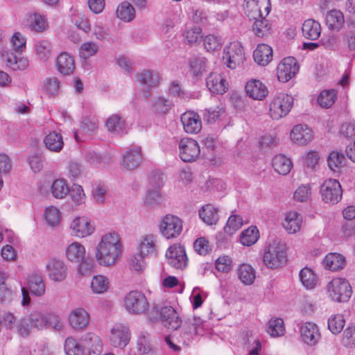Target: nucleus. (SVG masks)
Segmentation results:
<instances>
[{
    "label": "nucleus",
    "mask_w": 355,
    "mask_h": 355,
    "mask_svg": "<svg viewBox=\"0 0 355 355\" xmlns=\"http://www.w3.org/2000/svg\"><path fill=\"white\" fill-rule=\"evenodd\" d=\"M238 277L243 284L251 285L256 278L255 270L252 266L243 263L238 268Z\"/></svg>",
    "instance_id": "nucleus-41"
},
{
    "label": "nucleus",
    "mask_w": 355,
    "mask_h": 355,
    "mask_svg": "<svg viewBox=\"0 0 355 355\" xmlns=\"http://www.w3.org/2000/svg\"><path fill=\"white\" fill-rule=\"evenodd\" d=\"M2 59L8 67L16 70H24L29 64L27 58L17 57L14 53L5 51L2 53Z\"/></svg>",
    "instance_id": "nucleus-24"
},
{
    "label": "nucleus",
    "mask_w": 355,
    "mask_h": 355,
    "mask_svg": "<svg viewBox=\"0 0 355 355\" xmlns=\"http://www.w3.org/2000/svg\"><path fill=\"white\" fill-rule=\"evenodd\" d=\"M43 218L49 226L57 227L60 222V211L55 206L46 207L43 213Z\"/></svg>",
    "instance_id": "nucleus-43"
},
{
    "label": "nucleus",
    "mask_w": 355,
    "mask_h": 355,
    "mask_svg": "<svg viewBox=\"0 0 355 355\" xmlns=\"http://www.w3.org/2000/svg\"><path fill=\"white\" fill-rule=\"evenodd\" d=\"M223 40L214 34H209L204 37L203 44L205 49L209 52H214L220 50L223 46Z\"/></svg>",
    "instance_id": "nucleus-55"
},
{
    "label": "nucleus",
    "mask_w": 355,
    "mask_h": 355,
    "mask_svg": "<svg viewBox=\"0 0 355 355\" xmlns=\"http://www.w3.org/2000/svg\"><path fill=\"white\" fill-rule=\"evenodd\" d=\"M302 217L296 211H289L286 214L283 226L289 234H295L301 227Z\"/></svg>",
    "instance_id": "nucleus-30"
},
{
    "label": "nucleus",
    "mask_w": 355,
    "mask_h": 355,
    "mask_svg": "<svg viewBox=\"0 0 355 355\" xmlns=\"http://www.w3.org/2000/svg\"><path fill=\"white\" fill-rule=\"evenodd\" d=\"M343 23V15L339 10H331L326 15V24L329 29L338 31L341 28Z\"/></svg>",
    "instance_id": "nucleus-44"
},
{
    "label": "nucleus",
    "mask_w": 355,
    "mask_h": 355,
    "mask_svg": "<svg viewBox=\"0 0 355 355\" xmlns=\"http://www.w3.org/2000/svg\"><path fill=\"white\" fill-rule=\"evenodd\" d=\"M99 50L98 43L92 41H87L81 44L79 49V55L85 60L89 59L95 55Z\"/></svg>",
    "instance_id": "nucleus-52"
},
{
    "label": "nucleus",
    "mask_w": 355,
    "mask_h": 355,
    "mask_svg": "<svg viewBox=\"0 0 355 355\" xmlns=\"http://www.w3.org/2000/svg\"><path fill=\"white\" fill-rule=\"evenodd\" d=\"M342 344L348 348L355 347V326L347 327L343 331Z\"/></svg>",
    "instance_id": "nucleus-64"
},
{
    "label": "nucleus",
    "mask_w": 355,
    "mask_h": 355,
    "mask_svg": "<svg viewBox=\"0 0 355 355\" xmlns=\"http://www.w3.org/2000/svg\"><path fill=\"white\" fill-rule=\"evenodd\" d=\"M63 327L61 318L53 312L33 310L27 318H21L18 326V334L22 337L28 336L32 329L44 330L51 328L60 331Z\"/></svg>",
    "instance_id": "nucleus-1"
},
{
    "label": "nucleus",
    "mask_w": 355,
    "mask_h": 355,
    "mask_svg": "<svg viewBox=\"0 0 355 355\" xmlns=\"http://www.w3.org/2000/svg\"><path fill=\"white\" fill-rule=\"evenodd\" d=\"M300 336L303 342L310 346L315 345L320 338L318 325L311 322H306L301 324Z\"/></svg>",
    "instance_id": "nucleus-19"
},
{
    "label": "nucleus",
    "mask_w": 355,
    "mask_h": 355,
    "mask_svg": "<svg viewBox=\"0 0 355 355\" xmlns=\"http://www.w3.org/2000/svg\"><path fill=\"white\" fill-rule=\"evenodd\" d=\"M28 289L33 295L42 296L45 293V285L41 276L33 275L28 281Z\"/></svg>",
    "instance_id": "nucleus-47"
},
{
    "label": "nucleus",
    "mask_w": 355,
    "mask_h": 355,
    "mask_svg": "<svg viewBox=\"0 0 355 355\" xmlns=\"http://www.w3.org/2000/svg\"><path fill=\"white\" fill-rule=\"evenodd\" d=\"M180 157L184 162L195 161L200 155L198 142L191 138H183L179 142Z\"/></svg>",
    "instance_id": "nucleus-13"
},
{
    "label": "nucleus",
    "mask_w": 355,
    "mask_h": 355,
    "mask_svg": "<svg viewBox=\"0 0 355 355\" xmlns=\"http://www.w3.org/2000/svg\"><path fill=\"white\" fill-rule=\"evenodd\" d=\"M206 85L211 92L216 94H223L228 89L226 80L218 73H211L206 79Z\"/></svg>",
    "instance_id": "nucleus-21"
},
{
    "label": "nucleus",
    "mask_w": 355,
    "mask_h": 355,
    "mask_svg": "<svg viewBox=\"0 0 355 355\" xmlns=\"http://www.w3.org/2000/svg\"><path fill=\"white\" fill-rule=\"evenodd\" d=\"M143 159L142 150L140 146H131L123 154L121 166L124 171H132L137 168Z\"/></svg>",
    "instance_id": "nucleus-15"
},
{
    "label": "nucleus",
    "mask_w": 355,
    "mask_h": 355,
    "mask_svg": "<svg viewBox=\"0 0 355 355\" xmlns=\"http://www.w3.org/2000/svg\"><path fill=\"white\" fill-rule=\"evenodd\" d=\"M116 16L124 22H130L135 18V10L128 1H123L116 8Z\"/></svg>",
    "instance_id": "nucleus-39"
},
{
    "label": "nucleus",
    "mask_w": 355,
    "mask_h": 355,
    "mask_svg": "<svg viewBox=\"0 0 355 355\" xmlns=\"http://www.w3.org/2000/svg\"><path fill=\"white\" fill-rule=\"evenodd\" d=\"M254 61L261 66H266L272 60V49L266 44H259L253 53Z\"/></svg>",
    "instance_id": "nucleus-26"
},
{
    "label": "nucleus",
    "mask_w": 355,
    "mask_h": 355,
    "mask_svg": "<svg viewBox=\"0 0 355 355\" xmlns=\"http://www.w3.org/2000/svg\"><path fill=\"white\" fill-rule=\"evenodd\" d=\"M252 30L257 36L263 37L270 34V26L268 20L261 17L254 21Z\"/></svg>",
    "instance_id": "nucleus-54"
},
{
    "label": "nucleus",
    "mask_w": 355,
    "mask_h": 355,
    "mask_svg": "<svg viewBox=\"0 0 355 355\" xmlns=\"http://www.w3.org/2000/svg\"><path fill=\"white\" fill-rule=\"evenodd\" d=\"M35 51L37 58L46 62L52 55V44L46 40H41L35 42Z\"/></svg>",
    "instance_id": "nucleus-36"
},
{
    "label": "nucleus",
    "mask_w": 355,
    "mask_h": 355,
    "mask_svg": "<svg viewBox=\"0 0 355 355\" xmlns=\"http://www.w3.org/2000/svg\"><path fill=\"white\" fill-rule=\"evenodd\" d=\"M10 42L12 50L19 54H21L26 49V37L19 32H15L10 38Z\"/></svg>",
    "instance_id": "nucleus-53"
},
{
    "label": "nucleus",
    "mask_w": 355,
    "mask_h": 355,
    "mask_svg": "<svg viewBox=\"0 0 355 355\" xmlns=\"http://www.w3.org/2000/svg\"><path fill=\"white\" fill-rule=\"evenodd\" d=\"M85 350L88 351L89 355L92 352L98 355L102 350V342L100 337L94 333L86 334L82 339Z\"/></svg>",
    "instance_id": "nucleus-28"
},
{
    "label": "nucleus",
    "mask_w": 355,
    "mask_h": 355,
    "mask_svg": "<svg viewBox=\"0 0 355 355\" xmlns=\"http://www.w3.org/2000/svg\"><path fill=\"white\" fill-rule=\"evenodd\" d=\"M303 35L309 40L318 39L321 33V27L319 22L313 19L306 20L302 27Z\"/></svg>",
    "instance_id": "nucleus-33"
},
{
    "label": "nucleus",
    "mask_w": 355,
    "mask_h": 355,
    "mask_svg": "<svg viewBox=\"0 0 355 355\" xmlns=\"http://www.w3.org/2000/svg\"><path fill=\"white\" fill-rule=\"evenodd\" d=\"M171 103L166 98L159 96L154 98L153 103V111L158 114H165L170 110Z\"/></svg>",
    "instance_id": "nucleus-59"
},
{
    "label": "nucleus",
    "mask_w": 355,
    "mask_h": 355,
    "mask_svg": "<svg viewBox=\"0 0 355 355\" xmlns=\"http://www.w3.org/2000/svg\"><path fill=\"white\" fill-rule=\"evenodd\" d=\"M184 337L190 340L194 336L203 335L205 333V323L200 318L188 319L183 324Z\"/></svg>",
    "instance_id": "nucleus-18"
},
{
    "label": "nucleus",
    "mask_w": 355,
    "mask_h": 355,
    "mask_svg": "<svg viewBox=\"0 0 355 355\" xmlns=\"http://www.w3.org/2000/svg\"><path fill=\"white\" fill-rule=\"evenodd\" d=\"M224 112L225 110L223 107L216 106V107H210L202 110V116L206 122L212 123L219 119Z\"/></svg>",
    "instance_id": "nucleus-60"
},
{
    "label": "nucleus",
    "mask_w": 355,
    "mask_h": 355,
    "mask_svg": "<svg viewBox=\"0 0 355 355\" xmlns=\"http://www.w3.org/2000/svg\"><path fill=\"white\" fill-rule=\"evenodd\" d=\"M60 87L59 80L56 77H51L45 80L42 89L49 97H54L59 93Z\"/></svg>",
    "instance_id": "nucleus-57"
},
{
    "label": "nucleus",
    "mask_w": 355,
    "mask_h": 355,
    "mask_svg": "<svg viewBox=\"0 0 355 355\" xmlns=\"http://www.w3.org/2000/svg\"><path fill=\"white\" fill-rule=\"evenodd\" d=\"M137 349L139 355L147 354L151 349L149 342V334L141 332L137 341Z\"/></svg>",
    "instance_id": "nucleus-62"
},
{
    "label": "nucleus",
    "mask_w": 355,
    "mask_h": 355,
    "mask_svg": "<svg viewBox=\"0 0 355 355\" xmlns=\"http://www.w3.org/2000/svg\"><path fill=\"white\" fill-rule=\"evenodd\" d=\"M66 355H86L84 345L79 343L76 339L67 338L64 343Z\"/></svg>",
    "instance_id": "nucleus-48"
},
{
    "label": "nucleus",
    "mask_w": 355,
    "mask_h": 355,
    "mask_svg": "<svg viewBox=\"0 0 355 355\" xmlns=\"http://www.w3.org/2000/svg\"><path fill=\"white\" fill-rule=\"evenodd\" d=\"M140 254L144 257L155 256L156 254V244L153 236L148 235L145 236L139 245Z\"/></svg>",
    "instance_id": "nucleus-45"
},
{
    "label": "nucleus",
    "mask_w": 355,
    "mask_h": 355,
    "mask_svg": "<svg viewBox=\"0 0 355 355\" xmlns=\"http://www.w3.org/2000/svg\"><path fill=\"white\" fill-rule=\"evenodd\" d=\"M91 288L95 293H103L108 288V282L105 277L103 275L94 276L92 280Z\"/></svg>",
    "instance_id": "nucleus-63"
},
{
    "label": "nucleus",
    "mask_w": 355,
    "mask_h": 355,
    "mask_svg": "<svg viewBox=\"0 0 355 355\" xmlns=\"http://www.w3.org/2000/svg\"><path fill=\"white\" fill-rule=\"evenodd\" d=\"M162 235L167 239L178 237L182 232V220L172 214L164 216L159 225Z\"/></svg>",
    "instance_id": "nucleus-8"
},
{
    "label": "nucleus",
    "mask_w": 355,
    "mask_h": 355,
    "mask_svg": "<svg viewBox=\"0 0 355 355\" xmlns=\"http://www.w3.org/2000/svg\"><path fill=\"white\" fill-rule=\"evenodd\" d=\"M121 253V244L118 234L110 232L104 234L98 243L95 257L97 262L103 266L114 265Z\"/></svg>",
    "instance_id": "nucleus-2"
},
{
    "label": "nucleus",
    "mask_w": 355,
    "mask_h": 355,
    "mask_svg": "<svg viewBox=\"0 0 355 355\" xmlns=\"http://www.w3.org/2000/svg\"><path fill=\"white\" fill-rule=\"evenodd\" d=\"M153 310L156 311L157 315V316L151 317V320H156L159 318L166 327L173 330L178 329L181 326L182 320L172 306H164L159 310L154 307Z\"/></svg>",
    "instance_id": "nucleus-10"
},
{
    "label": "nucleus",
    "mask_w": 355,
    "mask_h": 355,
    "mask_svg": "<svg viewBox=\"0 0 355 355\" xmlns=\"http://www.w3.org/2000/svg\"><path fill=\"white\" fill-rule=\"evenodd\" d=\"M207 60L204 57H193L189 60L191 72L194 76H198L205 71Z\"/></svg>",
    "instance_id": "nucleus-58"
},
{
    "label": "nucleus",
    "mask_w": 355,
    "mask_h": 355,
    "mask_svg": "<svg viewBox=\"0 0 355 355\" xmlns=\"http://www.w3.org/2000/svg\"><path fill=\"white\" fill-rule=\"evenodd\" d=\"M274 170L279 174L285 175L292 168V162L284 155H275L272 163Z\"/></svg>",
    "instance_id": "nucleus-38"
},
{
    "label": "nucleus",
    "mask_w": 355,
    "mask_h": 355,
    "mask_svg": "<svg viewBox=\"0 0 355 355\" xmlns=\"http://www.w3.org/2000/svg\"><path fill=\"white\" fill-rule=\"evenodd\" d=\"M56 65L58 71L65 76L71 74L75 69L73 58L66 52L61 53L58 56Z\"/></svg>",
    "instance_id": "nucleus-27"
},
{
    "label": "nucleus",
    "mask_w": 355,
    "mask_h": 355,
    "mask_svg": "<svg viewBox=\"0 0 355 355\" xmlns=\"http://www.w3.org/2000/svg\"><path fill=\"white\" fill-rule=\"evenodd\" d=\"M299 71V65L293 57L284 58L277 67V76L282 83H286L293 78Z\"/></svg>",
    "instance_id": "nucleus-12"
},
{
    "label": "nucleus",
    "mask_w": 355,
    "mask_h": 355,
    "mask_svg": "<svg viewBox=\"0 0 355 355\" xmlns=\"http://www.w3.org/2000/svg\"><path fill=\"white\" fill-rule=\"evenodd\" d=\"M69 187L64 179L55 180L51 186V192L57 199H62L69 193Z\"/></svg>",
    "instance_id": "nucleus-50"
},
{
    "label": "nucleus",
    "mask_w": 355,
    "mask_h": 355,
    "mask_svg": "<svg viewBox=\"0 0 355 355\" xmlns=\"http://www.w3.org/2000/svg\"><path fill=\"white\" fill-rule=\"evenodd\" d=\"M66 255L70 261L79 263L85 258V248L81 243L73 242L67 247Z\"/></svg>",
    "instance_id": "nucleus-34"
},
{
    "label": "nucleus",
    "mask_w": 355,
    "mask_h": 355,
    "mask_svg": "<svg viewBox=\"0 0 355 355\" xmlns=\"http://www.w3.org/2000/svg\"><path fill=\"white\" fill-rule=\"evenodd\" d=\"M322 200L328 204H337L342 198L343 191L340 182L335 179L324 181L320 190Z\"/></svg>",
    "instance_id": "nucleus-9"
},
{
    "label": "nucleus",
    "mask_w": 355,
    "mask_h": 355,
    "mask_svg": "<svg viewBox=\"0 0 355 355\" xmlns=\"http://www.w3.org/2000/svg\"><path fill=\"white\" fill-rule=\"evenodd\" d=\"M202 37V29L198 26L188 28L184 33V41L189 45L200 44Z\"/></svg>",
    "instance_id": "nucleus-49"
},
{
    "label": "nucleus",
    "mask_w": 355,
    "mask_h": 355,
    "mask_svg": "<svg viewBox=\"0 0 355 355\" xmlns=\"http://www.w3.org/2000/svg\"><path fill=\"white\" fill-rule=\"evenodd\" d=\"M181 123L184 130L188 134H197L202 129L200 116L193 111H187L181 115Z\"/></svg>",
    "instance_id": "nucleus-17"
},
{
    "label": "nucleus",
    "mask_w": 355,
    "mask_h": 355,
    "mask_svg": "<svg viewBox=\"0 0 355 355\" xmlns=\"http://www.w3.org/2000/svg\"><path fill=\"white\" fill-rule=\"evenodd\" d=\"M346 162L344 154L338 151H332L327 159L328 166L334 172H340L345 166Z\"/></svg>",
    "instance_id": "nucleus-42"
},
{
    "label": "nucleus",
    "mask_w": 355,
    "mask_h": 355,
    "mask_svg": "<svg viewBox=\"0 0 355 355\" xmlns=\"http://www.w3.org/2000/svg\"><path fill=\"white\" fill-rule=\"evenodd\" d=\"M345 320L342 314H334L328 319V328L334 334H339L343 329Z\"/></svg>",
    "instance_id": "nucleus-56"
},
{
    "label": "nucleus",
    "mask_w": 355,
    "mask_h": 355,
    "mask_svg": "<svg viewBox=\"0 0 355 355\" xmlns=\"http://www.w3.org/2000/svg\"><path fill=\"white\" fill-rule=\"evenodd\" d=\"M259 238V232L257 227L250 226L243 231L240 235L241 243L245 246L254 245Z\"/></svg>",
    "instance_id": "nucleus-46"
},
{
    "label": "nucleus",
    "mask_w": 355,
    "mask_h": 355,
    "mask_svg": "<svg viewBox=\"0 0 355 355\" xmlns=\"http://www.w3.org/2000/svg\"><path fill=\"white\" fill-rule=\"evenodd\" d=\"M293 98L285 93L275 95L268 104V114L274 120H279L291 112Z\"/></svg>",
    "instance_id": "nucleus-4"
},
{
    "label": "nucleus",
    "mask_w": 355,
    "mask_h": 355,
    "mask_svg": "<svg viewBox=\"0 0 355 355\" xmlns=\"http://www.w3.org/2000/svg\"><path fill=\"white\" fill-rule=\"evenodd\" d=\"M71 234L78 238H85L92 235L95 231V227L89 218L77 216L69 225Z\"/></svg>",
    "instance_id": "nucleus-11"
},
{
    "label": "nucleus",
    "mask_w": 355,
    "mask_h": 355,
    "mask_svg": "<svg viewBox=\"0 0 355 355\" xmlns=\"http://www.w3.org/2000/svg\"><path fill=\"white\" fill-rule=\"evenodd\" d=\"M345 264V257L338 253H329L326 255L323 260V265L324 268L332 271L343 269Z\"/></svg>",
    "instance_id": "nucleus-29"
},
{
    "label": "nucleus",
    "mask_w": 355,
    "mask_h": 355,
    "mask_svg": "<svg viewBox=\"0 0 355 355\" xmlns=\"http://www.w3.org/2000/svg\"><path fill=\"white\" fill-rule=\"evenodd\" d=\"M89 315L88 313L82 308H77L72 310L69 315V322L76 330H83L88 325Z\"/></svg>",
    "instance_id": "nucleus-22"
},
{
    "label": "nucleus",
    "mask_w": 355,
    "mask_h": 355,
    "mask_svg": "<svg viewBox=\"0 0 355 355\" xmlns=\"http://www.w3.org/2000/svg\"><path fill=\"white\" fill-rule=\"evenodd\" d=\"M263 261L268 268L275 269L283 266L287 262L286 244L273 241L265 249Z\"/></svg>",
    "instance_id": "nucleus-3"
},
{
    "label": "nucleus",
    "mask_w": 355,
    "mask_h": 355,
    "mask_svg": "<svg viewBox=\"0 0 355 355\" xmlns=\"http://www.w3.org/2000/svg\"><path fill=\"white\" fill-rule=\"evenodd\" d=\"M248 95L254 100H263L268 95V91L263 83L258 80H249L245 85Z\"/></svg>",
    "instance_id": "nucleus-25"
},
{
    "label": "nucleus",
    "mask_w": 355,
    "mask_h": 355,
    "mask_svg": "<svg viewBox=\"0 0 355 355\" xmlns=\"http://www.w3.org/2000/svg\"><path fill=\"white\" fill-rule=\"evenodd\" d=\"M138 79L141 84L150 87H157L160 81L159 73L153 70H144L138 74Z\"/></svg>",
    "instance_id": "nucleus-40"
},
{
    "label": "nucleus",
    "mask_w": 355,
    "mask_h": 355,
    "mask_svg": "<svg viewBox=\"0 0 355 355\" xmlns=\"http://www.w3.org/2000/svg\"><path fill=\"white\" fill-rule=\"evenodd\" d=\"M337 97L338 92L336 89H324L319 94L317 102L322 108L328 109L335 103Z\"/></svg>",
    "instance_id": "nucleus-37"
},
{
    "label": "nucleus",
    "mask_w": 355,
    "mask_h": 355,
    "mask_svg": "<svg viewBox=\"0 0 355 355\" xmlns=\"http://www.w3.org/2000/svg\"><path fill=\"white\" fill-rule=\"evenodd\" d=\"M29 26L32 31L42 32L46 27V21L44 17L39 14L31 15L29 17Z\"/></svg>",
    "instance_id": "nucleus-61"
},
{
    "label": "nucleus",
    "mask_w": 355,
    "mask_h": 355,
    "mask_svg": "<svg viewBox=\"0 0 355 355\" xmlns=\"http://www.w3.org/2000/svg\"><path fill=\"white\" fill-rule=\"evenodd\" d=\"M300 279L302 285L307 289L314 288L317 284V277L313 270L305 267L300 272Z\"/></svg>",
    "instance_id": "nucleus-51"
},
{
    "label": "nucleus",
    "mask_w": 355,
    "mask_h": 355,
    "mask_svg": "<svg viewBox=\"0 0 355 355\" xmlns=\"http://www.w3.org/2000/svg\"><path fill=\"white\" fill-rule=\"evenodd\" d=\"M244 60L245 53L240 42H231L224 48L223 60L228 68L236 69L243 63Z\"/></svg>",
    "instance_id": "nucleus-6"
},
{
    "label": "nucleus",
    "mask_w": 355,
    "mask_h": 355,
    "mask_svg": "<svg viewBox=\"0 0 355 355\" xmlns=\"http://www.w3.org/2000/svg\"><path fill=\"white\" fill-rule=\"evenodd\" d=\"M49 278L54 282H62L67 275V267L61 260L52 259L46 265Z\"/></svg>",
    "instance_id": "nucleus-20"
},
{
    "label": "nucleus",
    "mask_w": 355,
    "mask_h": 355,
    "mask_svg": "<svg viewBox=\"0 0 355 355\" xmlns=\"http://www.w3.org/2000/svg\"><path fill=\"white\" fill-rule=\"evenodd\" d=\"M329 297L336 302H347L352 295V289L349 282L343 278H334L327 285Z\"/></svg>",
    "instance_id": "nucleus-5"
},
{
    "label": "nucleus",
    "mask_w": 355,
    "mask_h": 355,
    "mask_svg": "<svg viewBox=\"0 0 355 355\" xmlns=\"http://www.w3.org/2000/svg\"><path fill=\"white\" fill-rule=\"evenodd\" d=\"M105 126L107 130L117 135L127 133V127L124 120L119 114H112L105 121Z\"/></svg>",
    "instance_id": "nucleus-31"
},
{
    "label": "nucleus",
    "mask_w": 355,
    "mask_h": 355,
    "mask_svg": "<svg viewBox=\"0 0 355 355\" xmlns=\"http://www.w3.org/2000/svg\"><path fill=\"white\" fill-rule=\"evenodd\" d=\"M130 338V329L127 326L116 324L112 328L110 341L112 346L123 348L128 345Z\"/></svg>",
    "instance_id": "nucleus-16"
},
{
    "label": "nucleus",
    "mask_w": 355,
    "mask_h": 355,
    "mask_svg": "<svg viewBox=\"0 0 355 355\" xmlns=\"http://www.w3.org/2000/svg\"><path fill=\"white\" fill-rule=\"evenodd\" d=\"M166 258L168 263L177 269L182 270L187 265L184 248L180 244L170 246L166 252Z\"/></svg>",
    "instance_id": "nucleus-14"
},
{
    "label": "nucleus",
    "mask_w": 355,
    "mask_h": 355,
    "mask_svg": "<svg viewBox=\"0 0 355 355\" xmlns=\"http://www.w3.org/2000/svg\"><path fill=\"white\" fill-rule=\"evenodd\" d=\"M291 138L298 145H306L313 139L312 130L306 125H297L291 130Z\"/></svg>",
    "instance_id": "nucleus-23"
},
{
    "label": "nucleus",
    "mask_w": 355,
    "mask_h": 355,
    "mask_svg": "<svg viewBox=\"0 0 355 355\" xmlns=\"http://www.w3.org/2000/svg\"><path fill=\"white\" fill-rule=\"evenodd\" d=\"M44 144L48 150L55 153L61 151L64 146L62 136L56 132H51L46 135Z\"/></svg>",
    "instance_id": "nucleus-32"
},
{
    "label": "nucleus",
    "mask_w": 355,
    "mask_h": 355,
    "mask_svg": "<svg viewBox=\"0 0 355 355\" xmlns=\"http://www.w3.org/2000/svg\"><path fill=\"white\" fill-rule=\"evenodd\" d=\"M199 216L205 223L212 225L218 220V210L213 205L208 204L199 210Z\"/></svg>",
    "instance_id": "nucleus-35"
},
{
    "label": "nucleus",
    "mask_w": 355,
    "mask_h": 355,
    "mask_svg": "<svg viewBox=\"0 0 355 355\" xmlns=\"http://www.w3.org/2000/svg\"><path fill=\"white\" fill-rule=\"evenodd\" d=\"M124 306L129 313L142 314L148 309V302L141 291H132L125 295Z\"/></svg>",
    "instance_id": "nucleus-7"
}]
</instances>
